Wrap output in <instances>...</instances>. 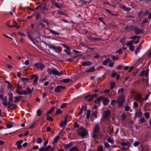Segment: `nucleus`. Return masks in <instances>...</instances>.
Listing matches in <instances>:
<instances>
[{
  "instance_id": "nucleus-1",
  "label": "nucleus",
  "mask_w": 151,
  "mask_h": 151,
  "mask_svg": "<svg viewBox=\"0 0 151 151\" xmlns=\"http://www.w3.org/2000/svg\"><path fill=\"white\" fill-rule=\"evenodd\" d=\"M47 71L50 75L52 74L55 76H60L62 74V71L59 72L55 68L48 69Z\"/></svg>"
},
{
  "instance_id": "nucleus-2",
  "label": "nucleus",
  "mask_w": 151,
  "mask_h": 151,
  "mask_svg": "<svg viewBox=\"0 0 151 151\" xmlns=\"http://www.w3.org/2000/svg\"><path fill=\"white\" fill-rule=\"evenodd\" d=\"M100 128L98 124H96L93 128V134L92 137L93 138H96L97 136V133L99 132Z\"/></svg>"
},
{
  "instance_id": "nucleus-3",
  "label": "nucleus",
  "mask_w": 151,
  "mask_h": 151,
  "mask_svg": "<svg viewBox=\"0 0 151 151\" xmlns=\"http://www.w3.org/2000/svg\"><path fill=\"white\" fill-rule=\"evenodd\" d=\"M77 132L79 135L82 137L86 136L87 134L86 130L82 127H81L78 129Z\"/></svg>"
},
{
  "instance_id": "nucleus-4",
  "label": "nucleus",
  "mask_w": 151,
  "mask_h": 151,
  "mask_svg": "<svg viewBox=\"0 0 151 151\" xmlns=\"http://www.w3.org/2000/svg\"><path fill=\"white\" fill-rule=\"evenodd\" d=\"M125 101V98L122 96H120L118 98V104L117 107L119 108L121 107L123 104L124 103Z\"/></svg>"
},
{
  "instance_id": "nucleus-5",
  "label": "nucleus",
  "mask_w": 151,
  "mask_h": 151,
  "mask_svg": "<svg viewBox=\"0 0 151 151\" xmlns=\"http://www.w3.org/2000/svg\"><path fill=\"white\" fill-rule=\"evenodd\" d=\"M3 101H2L3 105L5 106L6 107L8 105H9V107H11L12 106L14 105L13 104H10V102H7V97L5 96L4 98L3 99Z\"/></svg>"
},
{
  "instance_id": "nucleus-6",
  "label": "nucleus",
  "mask_w": 151,
  "mask_h": 151,
  "mask_svg": "<svg viewBox=\"0 0 151 151\" xmlns=\"http://www.w3.org/2000/svg\"><path fill=\"white\" fill-rule=\"evenodd\" d=\"M34 66L35 68H38L41 70L43 69L45 67L44 65L40 63H35L34 65Z\"/></svg>"
},
{
  "instance_id": "nucleus-7",
  "label": "nucleus",
  "mask_w": 151,
  "mask_h": 151,
  "mask_svg": "<svg viewBox=\"0 0 151 151\" xmlns=\"http://www.w3.org/2000/svg\"><path fill=\"white\" fill-rule=\"evenodd\" d=\"M65 88V87L61 86H57L55 89V92H59L61 91L62 90H64Z\"/></svg>"
},
{
  "instance_id": "nucleus-8",
  "label": "nucleus",
  "mask_w": 151,
  "mask_h": 151,
  "mask_svg": "<svg viewBox=\"0 0 151 151\" xmlns=\"http://www.w3.org/2000/svg\"><path fill=\"white\" fill-rule=\"evenodd\" d=\"M96 96V94H95L91 96L88 95L87 96H86L85 98L86 100L88 101H89L92 100L93 98Z\"/></svg>"
},
{
  "instance_id": "nucleus-9",
  "label": "nucleus",
  "mask_w": 151,
  "mask_h": 151,
  "mask_svg": "<svg viewBox=\"0 0 151 151\" xmlns=\"http://www.w3.org/2000/svg\"><path fill=\"white\" fill-rule=\"evenodd\" d=\"M110 115V111L109 110H107L104 111L103 114V118L104 119L109 118Z\"/></svg>"
},
{
  "instance_id": "nucleus-10",
  "label": "nucleus",
  "mask_w": 151,
  "mask_h": 151,
  "mask_svg": "<svg viewBox=\"0 0 151 151\" xmlns=\"http://www.w3.org/2000/svg\"><path fill=\"white\" fill-rule=\"evenodd\" d=\"M68 116H66L64 118V120L63 121L61 122L60 124V126L61 127H63L64 126L66 125L67 123V119Z\"/></svg>"
},
{
  "instance_id": "nucleus-11",
  "label": "nucleus",
  "mask_w": 151,
  "mask_h": 151,
  "mask_svg": "<svg viewBox=\"0 0 151 151\" xmlns=\"http://www.w3.org/2000/svg\"><path fill=\"white\" fill-rule=\"evenodd\" d=\"M135 99L140 102H142L143 101V99L142 98V96L139 94L137 95L135 97Z\"/></svg>"
},
{
  "instance_id": "nucleus-12",
  "label": "nucleus",
  "mask_w": 151,
  "mask_h": 151,
  "mask_svg": "<svg viewBox=\"0 0 151 151\" xmlns=\"http://www.w3.org/2000/svg\"><path fill=\"white\" fill-rule=\"evenodd\" d=\"M98 112L96 111H95L93 112L91 114V120L93 121L96 118Z\"/></svg>"
},
{
  "instance_id": "nucleus-13",
  "label": "nucleus",
  "mask_w": 151,
  "mask_h": 151,
  "mask_svg": "<svg viewBox=\"0 0 151 151\" xmlns=\"http://www.w3.org/2000/svg\"><path fill=\"white\" fill-rule=\"evenodd\" d=\"M141 76H145L146 77H147L148 76V70L146 71L143 70L141 72L140 74Z\"/></svg>"
},
{
  "instance_id": "nucleus-14",
  "label": "nucleus",
  "mask_w": 151,
  "mask_h": 151,
  "mask_svg": "<svg viewBox=\"0 0 151 151\" xmlns=\"http://www.w3.org/2000/svg\"><path fill=\"white\" fill-rule=\"evenodd\" d=\"M134 32L137 35H139L143 32V30L135 27L134 28Z\"/></svg>"
},
{
  "instance_id": "nucleus-15",
  "label": "nucleus",
  "mask_w": 151,
  "mask_h": 151,
  "mask_svg": "<svg viewBox=\"0 0 151 151\" xmlns=\"http://www.w3.org/2000/svg\"><path fill=\"white\" fill-rule=\"evenodd\" d=\"M32 79H34L33 80V83L35 84H37V81L38 80V77L36 75H34L32 76Z\"/></svg>"
},
{
  "instance_id": "nucleus-16",
  "label": "nucleus",
  "mask_w": 151,
  "mask_h": 151,
  "mask_svg": "<svg viewBox=\"0 0 151 151\" xmlns=\"http://www.w3.org/2000/svg\"><path fill=\"white\" fill-rule=\"evenodd\" d=\"M104 98L102 96H100L96 100H95L94 101V102L95 103H97L98 104H99V102L101 100H102L104 99Z\"/></svg>"
},
{
  "instance_id": "nucleus-17",
  "label": "nucleus",
  "mask_w": 151,
  "mask_h": 151,
  "mask_svg": "<svg viewBox=\"0 0 151 151\" xmlns=\"http://www.w3.org/2000/svg\"><path fill=\"white\" fill-rule=\"evenodd\" d=\"M16 92L18 94L21 95L24 94V95H26L27 94V92L24 90H23L22 91H19L17 90Z\"/></svg>"
},
{
  "instance_id": "nucleus-18",
  "label": "nucleus",
  "mask_w": 151,
  "mask_h": 151,
  "mask_svg": "<svg viewBox=\"0 0 151 151\" xmlns=\"http://www.w3.org/2000/svg\"><path fill=\"white\" fill-rule=\"evenodd\" d=\"M9 96V102H12L13 100V94L12 92H9L8 93Z\"/></svg>"
},
{
  "instance_id": "nucleus-19",
  "label": "nucleus",
  "mask_w": 151,
  "mask_h": 151,
  "mask_svg": "<svg viewBox=\"0 0 151 151\" xmlns=\"http://www.w3.org/2000/svg\"><path fill=\"white\" fill-rule=\"evenodd\" d=\"M142 113L141 111H137L135 114V116L138 118H140L142 115Z\"/></svg>"
},
{
  "instance_id": "nucleus-20",
  "label": "nucleus",
  "mask_w": 151,
  "mask_h": 151,
  "mask_svg": "<svg viewBox=\"0 0 151 151\" xmlns=\"http://www.w3.org/2000/svg\"><path fill=\"white\" fill-rule=\"evenodd\" d=\"M142 45L140 44L139 45L138 47L137 48L135 51V54L136 55L137 54L138 52L140 51V50L142 48Z\"/></svg>"
},
{
  "instance_id": "nucleus-21",
  "label": "nucleus",
  "mask_w": 151,
  "mask_h": 151,
  "mask_svg": "<svg viewBox=\"0 0 151 151\" xmlns=\"http://www.w3.org/2000/svg\"><path fill=\"white\" fill-rule=\"evenodd\" d=\"M92 63L90 61L85 62L82 63V65L83 66H89L91 65Z\"/></svg>"
},
{
  "instance_id": "nucleus-22",
  "label": "nucleus",
  "mask_w": 151,
  "mask_h": 151,
  "mask_svg": "<svg viewBox=\"0 0 151 151\" xmlns=\"http://www.w3.org/2000/svg\"><path fill=\"white\" fill-rule=\"evenodd\" d=\"M109 101V100L107 98H105L103 100V103L104 105L106 106L108 104Z\"/></svg>"
},
{
  "instance_id": "nucleus-23",
  "label": "nucleus",
  "mask_w": 151,
  "mask_h": 151,
  "mask_svg": "<svg viewBox=\"0 0 151 151\" xmlns=\"http://www.w3.org/2000/svg\"><path fill=\"white\" fill-rule=\"evenodd\" d=\"M110 61L111 60L110 59L107 58L104 61L103 63V64L104 65H106L108 62H110Z\"/></svg>"
},
{
  "instance_id": "nucleus-24",
  "label": "nucleus",
  "mask_w": 151,
  "mask_h": 151,
  "mask_svg": "<svg viewBox=\"0 0 151 151\" xmlns=\"http://www.w3.org/2000/svg\"><path fill=\"white\" fill-rule=\"evenodd\" d=\"M66 49L64 50V51L67 53L68 55L70 54V49L69 47H66Z\"/></svg>"
},
{
  "instance_id": "nucleus-25",
  "label": "nucleus",
  "mask_w": 151,
  "mask_h": 151,
  "mask_svg": "<svg viewBox=\"0 0 151 151\" xmlns=\"http://www.w3.org/2000/svg\"><path fill=\"white\" fill-rule=\"evenodd\" d=\"M49 30L50 32L52 33L53 35H60V34L58 32L51 29H50Z\"/></svg>"
},
{
  "instance_id": "nucleus-26",
  "label": "nucleus",
  "mask_w": 151,
  "mask_h": 151,
  "mask_svg": "<svg viewBox=\"0 0 151 151\" xmlns=\"http://www.w3.org/2000/svg\"><path fill=\"white\" fill-rule=\"evenodd\" d=\"M60 139V136L58 135L56 136L53 139V142L54 143H57L58 140Z\"/></svg>"
},
{
  "instance_id": "nucleus-27",
  "label": "nucleus",
  "mask_w": 151,
  "mask_h": 151,
  "mask_svg": "<svg viewBox=\"0 0 151 151\" xmlns=\"http://www.w3.org/2000/svg\"><path fill=\"white\" fill-rule=\"evenodd\" d=\"M95 71L94 68V67L90 68L89 69L87 70L86 72L87 73H90L94 72Z\"/></svg>"
},
{
  "instance_id": "nucleus-28",
  "label": "nucleus",
  "mask_w": 151,
  "mask_h": 151,
  "mask_svg": "<svg viewBox=\"0 0 151 151\" xmlns=\"http://www.w3.org/2000/svg\"><path fill=\"white\" fill-rule=\"evenodd\" d=\"M52 5H55V6L58 8H60V6L57 3L55 2L54 0H53L52 1Z\"/></svg>"
},
{
  "instance_id": "nucleus-29",
  "label": "nucleus",
  "mask_w": 151,
  "mask_h": 151,
  "mask_svg": "<svg viewBox=\"0 0 151 151\" xmlns=\"http://www.w3.org/2000/svg\"><path fill=\"white\" fill-rule=\"evenodd\" d=\"M110 89H113L115 86V83L114 82H112L110 83Z\"/></svg>"
},
{
  "instance_id": "nucleus-30",
  "label": "nucleus",
  "mask_w": 151,
  "mask_h": 151,
  "mask_svg": "<svg viewBox=\"0 0 151 151\" xmlns=\"http://www.w3.org/2000/svg\"><path fill=\"white\" fill-rule=\"evenodd\" d=\"M70 151H79V150L77 147H73L70 149Z\"/></svg>"
},
{
  "instance_id": "nucleus-31",
  "label": "nucleus",
  "mask_w": 151,
  "mask_h": 151,
  "mask_svg": "<svg viewBox=\"0 0 151 151\" xmlns=\"http://www.w3.org/2000/svg\"><path fill=\"white\" fill-rule=\"evenodd\" d=\"M107 141L108 142L112 144H114V140L110 137L108 138Z\"/></svg>"
},
{
  "instance_id": "nucleus-32",
  "label": "nucleus",
  "mask_w": 151,
  "mask_h": 151,
  "mask_svg": "<svg viewBox=\"0 0 151 151\" xmlns=\"http://www.w3.org/2000/svg\"><path fill=\"white\" fill-rule=\"evenodd\" d=\"M133 43V40H131L129 42H127L126 45L127 46H129L132 45V44Z\"/></svg>"
},
{
  "instance_id": "nucleus-33",
  "label": "nucleus",
  "mask_w": 151,
  "mask_h": 151,
  "mask_svg": "<svg viewBox=\"0 0 151 151\" xmlns=\"http://www.w3.org/2000/svg\"><path fill=\"white\" fill-rule=\"evenodd\" d=\"M54 110V107H52L51 109L49 110L46 113V115H47L48 114H50L52 111Z\"/></svg>"
},
{
  "instance_id": "nucleus-34",
  "label": "nucleus",
  "mask_w": 151,
  "mask_h": 151,
  "mask_svg": "<svg viewBox=\"0 0 151 151\" xmlns=\"http://www.w3.org/2000/svg\"><path fill=\"white\" fill-rule=\"evenodd\" d=\"M72 146L71 143H69L68 144L64 146L66 150H67L69 148Z\"/></svg>"
},
{
  "instance_id": "nucleus-35",
  "label": "nucleus",
  "mask_w": 151,
  "mask_h": 151,
  "mask_svg": "<svg viewBox=\"0 0 151 151\" xmlns=\"http://www.w3.org/2000/svg\"><path fill=\"white\" fill-rule=\"evenodd\" d=\"M21 97V96H19V97L16 96L15 97V100L14 102L15 103H17V102L19 101L20 98Z\"/></svg>"
},
{
  "instance_id": "nucleus-36",
  "label": "nucleus",
  "mask_w": 151,
  "mask_h": 151,
  "mask_svg": "<svg viewBox=\"0 0 151 151\" xmlns=\"http://www.w3.org/2000/svg\"><path fill=\"white\" fill-rule=\"evenodd\" d=\"M122 8L124 9L125 11L127 12L129 11L130 10V8H127L124 6H122Z\"/></svg>"
},
{
  "instance_id": "nucleus-37",
  "label": "nucleus",
  "mask_w": 151,
  "mask_h": 151,
  "mask_svg": "<svg viewBox=\"0 0 151 151\" xmlns=\"http://www.w3.org/2000/svg\"><path fill=\"white\" fill-rule=\"evenodd\" d=\"M97 150L98 151H104L103 147L101 145L97 147Z\"/></svg>"
},
{
  "instance_id": "nucleus-38",
  "label": "nucleus",
  "mask_w": 151,
  "mask_h": 151,
  "mask_svg": "<svg viewBox=\"0 0 151 151\" xmlns=\"http://www.w3.org/2000/svg\"><path fill=\"white\" fill-rule=\"evenodd\" d=\"M145 117L146 119H148L150 116V113L148 112H145L144 114Z\"/></svg>"
},
{
  "instance_id": "nucleus-39",
  "label": "nucleus",
  "mask_w": 151,
  "mask_h": 151,
  "mask_svg": "<svg viewBox=\"0 0 151 151\" xmlns=\"http://www.w3.org/2000/svg\"><path fill=\"white\" fill-rule=\"evenodd\" d=\"M90 115V111L88 110L87 111V113L86 115V117L87 119H89Z\"/></svg>"
},
{
  "instance_id": "nucleus-40",
  "label": "nucleus",
  "mask_w": 151,
  "mask_h": 151,
  "mask_svg": "<svg viewBox=\"0 0 151 151\" xmlns=\"http://www.w3.org/2000/svg\"><path fill=\"white\" fill-rule=\"evenodd\" d=\"M126 114L125 113H123L121 115V117L122 120L124 121L126 118Z\"/></svg>"
},
{
  "instance_id": "nucleus-41",
  "label": "nucleus",
  "mask_w": 151,
  "mask_h": 151,
  "mask_svg": "<svg viewBox=\"0 0 151 151\" xmlns=\"http://www.w3.org/2000/svg\"><path fill=\"white\" fill-rule=\"evenodd\" d=\"M7 127L8 128H10L13 127V124L12 123H10L8 124H7L6 125Z\"/></svg>"
},
{
  "instance_id": "nucleus-42",
  "label": "nucleus",
  "mask_w": 151,
  "mask_h": 151,
  "mask_svg": "<svg viewBox=\"0 0 151 151\" xmlns=\"http://www.w3.org/2000/svg\"><path fill=\"white\" fill-rule=\"evenodd\" d=\"M37 115L38 116H40L42 114V112L40 110L38 109L37 111Z\"/></svg>"
},
{
  "instance_id": "nucleus-43",
  "label": "nucleus",
  "mask_w": 151,
  "mask_h": 151,
  "mask_svg": "<svg viewBox=\"0 0 151 151\" xmlns=\"http://www.w3.org/2000/svg\"><path fill=\"white\" fill-rule=\"evenodd\" d=\"M137 38L138 39H140V37L138 36H133L129 38L130 39L135 40Z\"/></svg>"
},
{
  "instance_id": "nucleus-44",
  "label": "nucleus",
  "mask_w": 151,
  "mask_h": 151,
  "mask_svg": "<svg viewBox=\"0 0 151 151\" xmlns=\"http://www.w3.org/2000/svg\"><path fill=\"white\" fill-rule=\"evenodd\" d=\"M121 145L123 146L129 145V144L128 142H122L120 143Z\"/></svg>"
},
{
  "instance_id": "nucleus-45",
  "label": "nucleus",
  "mask_w": 151,
  "mask_h": 151,
  "mask_svg": "<svg viewBox=\"0 0 151 151\" xmlns=\"http://www.w3.org/2000/svg\"><path fill=\"white\" fill-rule=\"evenodd\" d=\"M46 119L48 121H52L53 119L50 116H47L46 118Z\"/></svg>"
},
{
  "instance_id": "nucleus-46",
  "label": "nucleus",
  "mask_w": 151,
  "mask_h": 151,
  "mask_svg": "<svg viewBox=\"0 0 151 151\" xmlns=\"http://www.w3.org/2000/svg\"><path fill=\"white\" fill-rule=\"evenodd\" d=\"M37 142L38 144H40L42 142V140L41 138L38 137L37 138Z\"/></svg>"
},
{
  "instance_id": "nucleus-47",
  "label": "nucleus",
  "mask_w": 151,
  "mask_h": 151,
  "mask_svg": "<svg viewBox=\"0 0 151 151\" xmlns=\"http://www.w3.org/2000/svg\"><path fill=\"white\" fill-rule=\"evenodd\" d=\"M70 81V80L69 79H64L62 80V82L64 83H66L69 82Z\"/></svg>"
},
{
  "instance_id": "nucleus-48",
  "label": "nucleus",
  "mask_w": 151,
  "mask_h": 151,
  "mask_svg": "<svg viewBox=\"0 0 151 151\" xmlns=\"http://www.w3.org/2000/svg\"><path fill=\"white\" fill-rule=\"evenodd\" d=\"M67 105L66 103H63L60 106V108L61 109H63L65 108Z\"/></svg>"
},
{
  "instance_id": "nucleus-49",
  "label": "nucleus",
  "mask_w": 151,
  "mask_h": 151,
  "mask_svg": "<svg viewBox=\"0 0 151 151\" xmlns=\"http://www.w3.org/2000/svg\"><path fill=\"white\" fill-rule=\"evenodd\" d=\"M129 49L132 51H133L134 50V46L133 45L129 46Z\"/></svg>"
},
{
  "instance_id": "nucleus-50",
  "label": "nucleus",
  "mask_w": 151,
  "mask_h": 151,
  "mask_svg": "<svg viewBox=\"0 0 151 151\" xmlns=\"http://www.w3.org/2000/svg\"><path fill=\"white\" fill-rule=\"evenodd\" d=\"M105 147L106 148H109L110 147V145H109L108 143L107 142H105L104 144Z\"/></svg>"
},
{
  "instance_id": "nucleus-51",
  "label": "nucleus",
  "mask_w": 151,
  "mask_h": 151,
  "mask_svg": "<svg viewBox=\"0 0 151 151\" xmlns=\"http://www.w3.org/2000/svg\"><path fill=\"white\" fill-rule=\"evenodd\" d=\"M88 38L89 40L92 41L93 40H96L97 38H92L91 36H88Z\"/></svg>"
},
{
  "instance_id": "nucleus-52",
  "label": "nucleus",
  "mask_w": 151,
  "mask_h": 151,
  "mask_svg": "<svg viewBox=\"0 0 151 151\" xmlns=\"http://www.w3.org/2000/svg\"><path fill=\"white\" fill-rule=\"evenodd\" d=\"M138 106V104L136 102H134L133 103V107L134 108H137Z\"/></svg>"
},
{
  "instance_id": "nucleus-53",
  "label": "nucleus",
  "mask_w": 151,
  "mask_h": 151,
  "mask_svg": "<svg viewBox=\"0 0 151 151\" xmlns=\"http://www.w3.org/2000/svg\"><path fill=\"white\" fill-rule=\"evenodd\" d=\"M124 91V89L123 88H121V89H119L118 91V93H123Z\"/></svg>"
},
{
  "instance_id": "nucleus-54",
  "label": "nucleus",
  "mask_w": 151,
  "mask_h": 151,
  "mask_svg": "<svg viewBox=\"0 0 151 151\" xmlns=\"http://www.w3.org/2000/svg\"><path fill=\"white\" fill-rule=\"evenodd\" d=\"M27 93L28 94H29L31 93V90L29 87H28L27 88Z\"/></svg>"
},
{
  "instance_id": "nucleus-55",
  "label": "nucleus",
  "mask_w": 151,
  "mask_h": 151,
  "mask_svg": "<svg viewBox=\"0 0 151 151\" xmlns=\"http://www.w3.org/2000/svg\"><path fill=\"white\" fill-rule=\"evenodd\" d=\"M23 142V140H21L17 141L16 143V144L21 145Z\"/></svg>"
},
{
  "instance_id": "nucleus-56",
  "label": "nucleus",
  "mask_w": 151,
  "mask_h": 151,
  "mask_svg": "<svg viewBox=\"0 0 151 151\" xmlns=\"http://www.w3.org/2000/svg\"><path fill=\"white\" fill-rule=\"evenodd\" d=\"M118 102V100L117 101L113 100L111 101V103L112 105H113V104H114L117 103Z\"/></svg>"
},
{
  "instance_id": "nucleus-57",
  "label": "nucleus",
  "mask_w": 151,
  "mask_h": 151,
  "mask_svg": "<svg viewBox=\"0 0 151 151\" xmlns=\"http://www.w3.org/2000/svg\"><path fill=\"white\" fill-rule=\"evenodd\" d=\"M145 121V118H141L139 121V122H141V123H142L144 122Z\"/></svg>"
},
{
  "instance_id": "nucleus-58",
  "label": "nucleus",
  "mask_w": 151,
  "mask_h": 151,
  "mask_svg": "<svg viewBox=\"0 0 151 151\" xmlns=\"http://www.w3.org/2000/svg\"><path fill=\"white\" fill-rule=\"evenodd\" d=\"M116 53H119V54H121L122 53V49H119V50H117L116 51Z\"/></svg>"
},
{
  "instance_id": "nucleus-59",
  "label": "nucleus",
  "mask_w": 151,
  "mask_h": 151,
  "mask_svg": "<svg viewBox=\"0 0 151 151\" xmlns=\"http://www.w3.org/2000/svg\"><path fill=\"white\" fill-rule=\"evenodd\" d=\"M148 22V21L146 19H145L142 21V24H143L145 23H147Z\"/></svg>"
},
{
  "instance_id": "nucleus-60",
  "label": "nucleus",
  "mask_w": 151,
  "mask_h": 151,
  "mask_svg": "<svg viewBox=\"0 0 151 151\" xmlns=\"http://www.w3.org/2000/svg\"><path fill=\"white\" fill-rule=\"evenodd\" d=\"M61 113V110L60 109H58L56 111V114L57 115Z\"/></svg>"
},
{
  "instance_id": "nucleus-61",
  "label": "nucleus",
  "mask_w": 151,
  "mask_h": 151,
  "mask_svg": "<svg viewBox=\"0 0 151 151\" xmlns=\"http://www.w3.org/2000/svg\"><path fill=\"white\" fill-rule=\"evenodd\" d=\"M132 27H133V26L129 27V26H127L125 28V30L126 31H128L129 29H130V28H131Z\"/></svg>"
},
{
  "instance_id": "nucleus-62",
  "label": "nucleus",
  "mask_w": 151,
  "mask_h": 151,
  "mask_svg": "<svg viewBox=\"0 0 151 151\" xmlns=\"http://www.w3.org/2000/svg\"><path fill=\"white\" fill-rule=\"evenodd\" d=\"M112 59L114 60H117L118 59V57L117 56H113L112 57Z\"/></svg>"
},
{
  "instance_id": "nucleus-63",
  "label": "nucleus",
  "mask_w": 151,
  "mask_h": 151,
  "mask_svg": "<svg viewBox=\"0 0 151 151\" xmlns=\"http://www.w3.org/2000/svg\"><path fill=\"white\" fill-rule=\"evenodd\" d=\"M114 65V62H110V63L109 64V66L111 67H113Z\"/></svg>"
},
{
  "instance_id": "nucleus-64",
  "label": "nucleus",
  "mask_w": 151,
  "mask_h": 151,
  "mask_svg": "<svg viewBox=\"0 0 151 151\" xmlns=\"http://www.w3.org/2000/svg\"><path fill=\"white\" fill-rule=\"evenodd\" d=\"M39 151H46V150L43 147H42L40 148Z\"/></svg>"
}]
</instances>
